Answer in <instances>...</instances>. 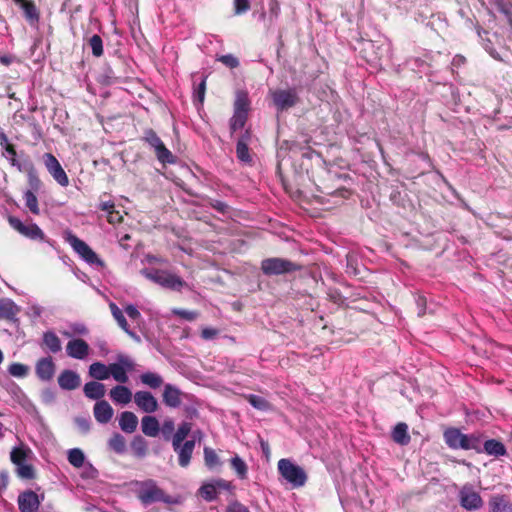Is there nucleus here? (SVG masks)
<instances>
[{
    "label": "nucleus",
    "instance_id": "f257e3e1",
    "mask_svg": "<svg viewBox=\"0 0 512 512\" xmlns=\"http://www.w3.org/2000/svg\"><path fill=\"white\" fill-rule=\"evenodd\" d=\"M134 485L136 487V497L144 506H148L156 502H163L165 504L179 503L176 498L166 493V491L162 489L154 479L135 481Z\"/></svg>",
    "mask_w": 512,
    "mask_h": 512
},
{
    "label": "nucleus",
    "instance_id": "f03ea898",
    "mask_svg": "<svg viewBox=\"0 0 512 512\" xmlns=\"http://www.w3.org/2000/svg\"><path fill=\"white\" fill-rule=\"evenodd\" d=\"M336 174H332L329 171L325 172V175L319 178L318 182H315L317 190L322 194L317 196L318 202L321 204L332 203L335 206L341 205L344 200L350 198L352 191L342 187L331 184L336 178Z\"/></svg>",
    "mask_w": 512,
    "mask_h": 512
},
{
    "label": "nucleus",
    "instance_id": "7ed1b4c3",
    "mask_svg": "<svg viewBox=\"0 0 512 512\" xmlns=\"http://www.w3.org/2000/svg\"><path fill=\"white\" fill-rule=\"evenodd\" d=\"M443 438L451 449L474 450L477 453H482L483 434L480 432L464 434L458 428L449 427L444 431Z\"/></svg>",
    "mask_w": 512,
    "mask_h": 512
},
{
    "label": "nucleus",
    "instance_id": "20e7f679",
    "mask_svg": "<svg viewBox=\"0 0 512 512\" xmlns=\"http://www.w3.org/2000/svg\"><path fill=\"white\" fill-rule=\"evenodd\" d=\"M141 274L163 288L180 292L187 283L178 275L162 269H143Z\"/></svg>",
    "mask_w": 512,
    "mask_h": 512
},
{
    "label": "nucleus",
    "instance_id": "39448f33",
    "mask_svg": "<svg viewBox=\"0 0 512 512\" xmlns=\"http://www.w3.org/2000/svg\"><path fill=\"white\" fill-rule=\"evenodd\" d=\"M278 471L295 488L304 486L307 481L304 469L289 459L283 458L278 461Z\"/></svg>",
    "mask_w": 512,
    "mask_h": 512
},
{
    "label": "nucleus",
    "instance_id": "423d86ee",
    "mask_svg": "<svg viewBox=\"0 0 512 512\" xmlns=\"http://www.w3.org/2000/svg\"><path fill=\"white\" fill-rule=\"evenodd\" d=\"M64 239L71 245L73 250L88 264H95L101 267L104 266V262L98 257L92 248L71 231H66L64 233Z\"/></svg>",
    "mask_w": 512,
    "mask_h": 512
},
{
    "label": "nucleus",
    "instance_id": "0eeeda50",
    "mask_svg": "<svg viewBox=\"0 0 512 512\" xmlns=\"http://www.w3.org/2000/svg\"><path fill=\"white\" fill-rule=\"evenodd\" d=\"M301 269V266L283 258H266L261 262V270L267 276L292 273Z\"/></svg>",
    "mask_w": 512,
    "mask_h": 512
},
{
    "label": "nucleus",
    "instance_id": "6e6552de",
    "mask_svg": "<svg viewBox=\"0 0 512 512\" xmlns=\"http://www.w3.org/2000/svg\"><path fill=\"white\" fill-rule=\"evenodd\" d=\"M133 368V361L128 356L119 354L117 363L109 364V376L111 375L119 383H126L129 380L127 371H131Z\"/></svg>",
    "mask_w": 512,
    "mask_h": 512
},
{
    "label": "nucleus",
    "instance_id": "1a4fd4ad",
    "mask_svg": "<svg viewBox=\"0 0 512 512\" xmlns=\"http://www.w3.org/2000/svg\"><path fill=\"white\" fill-rule=\"evenodd\" d=\"M43 163L49 174L60 186L66 187L69 185V178L66 172L52 153H45L43 155Z\"/></svg>",
    "mask_w": 512,
    "mask_h": 512
},
{
    "label": "nucleus",
    "instance_id": "9d476101",
    "mask_svg": "<svg viewBox=\"0 0 512 512\" xmlns=\"http://www.w3.org/2000/svg\"><path fill=\"white\" fill-rule=\"evenodd\" d=\"M459 503L467 511L479 510L484 504L480 494L468 485L463 486L459 491Z\"/></svg>",
    "mask_w": 512,
    "mask_h": 512
},
{
    "label": "nucleus",
    "instance_id": "9b49d317",
    "mask_svg": "<svg viewBox=\"0 0 512 512\" xmlns=\"http://www.w3.org/2000/svg\"><path fill=\"white\" fill-rule=\"evenodd\" d=\"M273 102L278 110H287L295 106L299 100L294 89L277 90L273 93Z\"/></svg>",
    "mask_w": 512,
    "mask_h": 512
},
{
    "label": "nucleus",
    "instance_id": "f8f14e48",
    "mask_svg": "<svg viewBox=\"0 0 512 512\" xmlns=\"http://www.w3.org/2000/svg\"><path fill=\"white\" fill-rule=\"evenodd\" d=\"M56 366L51 356L40 358L35 365V373L38 379L47 382L55 374Z\"/></svg>",
    "mask_w": 512,
    "mask_h": 512
},
{
    "label": "nucleus",
    "instance_id": "ddd939ff",
    "mask_svg": "<svg viewBox=\"0 0 512 512\" xmlns=\"http://www.w3.org/2000/svg\"><path fill=\"white\" fill-rule=\"evenodd\" d=\"M90 347L88 343L81 339L76 338L70 340L66 345V353L69 357L82 360L89 355Z\"/></svg>",
    "mask_w": 512,
    "mask_h": 512
},
{
    "label": "nucleus",
    "instance_id": "4468645a",
    "mask_svg": "<svg viewBox=\"0 0 512 512\" xmlns=\"http://www.w3.org/2000/svg\"><path fill=\"white\" fill-rule=\"evenodd\" d=\"M135 404L146 413H153L158 409L156 398L148 391H138L134 394Z\"/></svg>",
    "mask_w": 512,
    "mask_h": 512
},
{
    "label": "nucleus",
    "instance_id": "2eb2a0df",
    "mask_svg": "<svg viewBox=\"0 0 512 512\" xmlns=\"http://www.w3.org/2000/svg\"><path fill=\"white\" fill-rule=\"evenodd\" d=\"M18 506L21 512H37L40 506L39 497L32 490L24 491L18 496Z\"/></svg>",
    "mask_w": 512,
    "mask_h": 512
},
{
    "label": "nucleus",
    "instance_id": "dca6fc26",
    "mask_svg": "<svg viewBox=\"0 0 512 512\" xmlns=\"http://www.w3.org/2000/svg\"><path fill=\"white\" fill-rule=\"evenodd\" d=\"M173 450L178 454V463L185 468L190 464L195 448V440H186L184 443L172 444Z\"/></svg>",
    "mask_w": 512,
    "mask_h": 512
},
{
    "label": "nucleus",
    "instance_id": "f3484780",
    "mask_svg": "<svg viewBox=\"0 0 512 512\" xmlns=\"http://www.w3.org/2000/svg\"><path fill=\"white\" fill-rule=\"evenodd\" d=\"M18 5L24 14L26 21L30 25L37 24L40 20V11L35 5L33 0H13Z\"/></svg>",
    "mask_w": 512,
    "mask_h": 512
},
{
    "label": "nucleus",
    "instance_id": "a211bd4d",
    "mask_svg": "<svg viewBox=\"0 0 512 512\" xmlns=\"http://www.w3.org/2000/svg\"><path fill=\"white\" fill-rule=\"evenodd\" d=\"M80 376L72 370H63L58 376V384L63 390H75L80 386Z\"/></svg>",
    "mask_w": 512,
    "mask_h": 512
},
{
    "label": "nucleus",
    "instance_id": "6ab92c4d",
    "mask_svg": "<svg viewBox=\"0 0 512 512\" xmlns=\"http://www.w3.org/2000/svg\"><path fill=\"white\" fill-rule=\"evenodd\" d=\"M93 413L97 422L106 424L112 419L114 410L106 400H100L95 403Z\"/></svg>",
    "mask_w": 512,
    "mask_h": 512
},
{
    "label": "nucleus",
    "instance_id": "aec40b11",
    "mask_svg": "<svg viewBox=\"0 0 512 512\" xmlns=\"http://www.w3.org/2000/svg\"><path fill=\"white\" fill-rule=\"evenodd\" d=\"M20 308L9 298H0V319L10 322L17 321Z\"/></svg>",
    "mask_w": 512,
    "mask_h": 512
},
{
    "label": "nucleus",
    "instance_id": "412c9836",
    "mask_svg": "<svg viewBox=\"0 0 512 512\" xmlns=\"http://www.w3.org/2000/svg\"><path fill=\"white\" fill-rule=\"evenodd\" d=\"M182 392L172 384H165L162 394L163 402L166 406L177 408L181 405Z\"/></svg>",
    "mask_w": 512,
    "mask_h": 512
},
{
    "label": "nucleus",
    "instance_id": "4be33fe9",
    "mask_svg": "<svg viewBox=\"0 0 512 512\" xmlns=\"http://www.w3.org/2000/svg\"><path fill=\"white\" fill-rule=\"evenodd\" d=\"M488 512H512V503L505 495H492L488 501Z\"/></svg>",
    "mask_w": 512,
    "mask_h": 512
},
{
    "label": "nucleus",
    "instance_id": "5701e85b",
    "mask_svg": "<svg viewBox=\"0 0 512 512\" xmlns=\"http://www.w3.org/2000/svg\"><path fill=\"white\" fill-rule=\"evenodd\" d=\"M251 101L246 90L240 89L235 92V100L233 103V112L241 114H249Z\"/></svg>",
    "mask_w": 512,
    "mask_h": 512
},
{
    "label": "nucleus",
    "instance_id": "b1692460",
    "mask_svg": "<svg viewBox=\"0 0 512 512\" xmlns=\"http://www.w3.org/2000/svg\"><path fill=\"white\" fill-rule=\"evenodd\" d=\"M83 392L87 398L100 401L105 396L106 388L98 381H90L84 385Z\"/></svg>",
    "mask_w": 512,
    "mask_h": 512
},
{
    "label": "nucleus",
    "instance_id": "393cba45",
    "mask_svg": "<svg viewBox=\"0 0 512 512\" xmlns=\"http://www.w3.org/2000/svg\"><path fill=\"white\" fill-rule=\"evenodd\" d=\"M482 452L489 456L500 457L507 454L505 445L497 439L482 441Z\"/></svg>",
    "mask_w": 512,
    "mask_h": 512
},
{
    "label": "nucleus",
    "instance_id": "a878e982",
    "mask_svg": "<svg viewBox=\"0 0 512 512\" xmlns=\"http://www.w3.org/2000/svg\"><path fill=\"white\" fill-rule=\"evenodd\" d=\"M109 396L115 403L125 405L132 400L133 395L128 387L124 385H117L110 390Z\"/></svg>",
    "mask_w": 512,
    "mask_h": 512
},
{
    "label": "nucleus",
    "instance_id": "bb28decb",
    "mask_svg": "<svg viewBox=\"0 0 512 512\" xmlns=\"http://www.w3.org/2000/svg\"><path fill=\"white\" fill-rule=\"evenodd\" d=\"M138 425L137 416L130 411H124L121 413L119 418V426L125 433L135 432Z\"/></svg>",
    "mask_w": 512,
    "mask_h": 512
},
{
    "label": "nucleus",
    "instance_id": "cd10ccee",
    "mask_svg": "<svg viewBox=\"0 0 512 512\" xmlns=\"http://www.w3.org/2000/svg\"><path fill=\"white\" fill-rule=\"evenodd\" d=\"M142 432L148 437H156L159 434L160 424L154 416H144L141 419Z\"/></svg>",
    "mask_w": 512,
    "mask_h": 512
},
{
    "label": "nucleus",
    "instance_id": "c85d7f7f",
    "mask_svg": "<svg viewBox=\"0 0 512 512\" xmlns=\"http://www.w3.org/2000/svg\"><path fill=\"white\" fill-rule=\"evenodd\" d=\"M392 439L395 443L405 446L408 445L411 437L408 434V426L404 422L398 423L392 431Z\"/></svg>",
    "mask_w": 512,
    "mask_h": 512
},
{
    "label": "nucleus",
    "instance_id": "c756f323",
    "mask_svg": "<svg viewBox=\"0 0 512 512\" xmlns=\"http://www.w3.org/2000/svg\"><path fill=\"white\" fill-rule=\"evenodd\" d=\"M139 378L142 384L148 386L151 389H158L164 383L163 377L155 372L149 371L142 373Z\"/></svg>",
    "mask_w": 512,
    "mask_h": 512
},
{
    "label": "nucleus",
    "instance_id": "7c9ffc66",
    "mask_svg": "<svg viewBox=\"0 0 512 512\" xmlns=\"http://www.w3.org/2000/svg\"><path fill=\"white\" fill-rule=\"evenodd\" d=\"M155 155L157 160L163 164H174L176 162V157L172 154V152L165 146L163 142L157 145L154 148Z\"/></svg>",
    "mask_w": 512,
    "mask_h": 512
},
{
    "label": "nucleus",
    "instance_id": "2f4dec72",
    "mask_svg": "<svg viewBox=\"0 0 512 512\" xmlns=\"http://www.w3.org/2000/svg\"><path fill=\"white\" fill-rule=\"evenodd\" d=\"M43 345L52 353L61 351V341L59 337L52 331H47L43 334Z\"/></svg>",
    "mask_w": 512,
    "mask_h": 512
},
{
    "label": "nucleus",
    "instance_id": "473e14b6",
    "mask_svg": "<svg viewBox=\"0 0 512 512\" xmlns=\"http://www.w3.org/2000/svg\"><path fill=\"white\" fill-rule=\"evenodd\" d=\"M89 375L98 381L106 380L109 378V366L102 362H94L89 366Z\"/></svg>",
    "mask_w": 512,
    "mask_h": 512
},
{
    "label": "nucleus",
    "instance_id": "72a5a7b5",
    "mask_svg": "<svg viewBox=\"0 0 512 512\" xmlns=\"http://www.w3.org/2000/svg\"><path fill=\"white\" fill-rule=\"evenodd\" d=\"M131 450L138 458H143L148 451L147 441L140 435L135 436L131 441Z\"/></svg>",
    "mask_w": 512,
    "mask_h": 512
},
{
    "label": "nucleus",
    "instance_id": "f704fd0d",
    "mask_svg": "<svg viewBox=\"0 0 512 512\" xmlns=\"http://www.w3.org/2000/svg\"><path fill=\"white\" fill-rule=\"evenodd\" d=\"M248 121V115L241 114V113H234L232 117L229 119V130H230V136H233V134L243 129Z\"/></svg>",
    "mask_w": 512,
    "mask_h": 512
},
{
    "label": "nucleus",
    "instance_id": "c9c22d12",
    "mask_svg": "<svg viewBox=\"0 0 512 512\" xmlns=\"http://www.w3.org/2000/svg\"><path fill=\"white\" fill-rule=\"evenodd\" d=\"M231 468L235 471L239 479H246L248 475V467L242 458L235 455L230 460Z\"/></svg>",
    "mask_w": 512,
    "mask_h": 512
},
{
    "label": "nucleus",
    "instance_id": "e433bc0d",
    "mask_svg": "<svg viewBox=\"0 0 512 512\" xmlns=\"http://www.w3.org/2000/svg\"><path fill=\"white\" fill-rule=\"evenodd\" d=\"M204 462L206 467L209 469H215L217 467H220L222 465V462L216 453V451L210 447L204 448Z\"/></svg>",
    "mask_w": 512,
    "mask_h": 512
},
{
    "label": "nucleus",
    "instance_id": "4c0bfd02",
    "mask_svg": "<svg viewBox=\"0 0 512 512\" xmlns=\"http://www.w3.org/2000/svg\"><path fill=\"white\" fill-rule=\"evenodd\" d=\"M111 313L114 317V319L117 321L120 328L125 331L127 334H132L129 330V325L127 323V320L122 312V310L113 302L109 305Z\"/></svg>",
    "mask_w": 512,
    "mask_h": 512
},
{
    "label": "nucleus",
    "instance_id": "58836bf2",
    "mask_svg": "<svg viewBox=\"0 0 512 512\" xmlns=\"http://www.w3.org/2000/svg\"><path fill=\"white\" fill-rule=\"evenodd\" d=\"M108 445L109 448L117 454H123L126 450L125 438L119 433L113 434L109 439Z\"/></svg>",
    "mask_w": 512,
    "mask_h": 512
},
{
    "label": "nucleus",
    "instance_id": "ea45409f",
    "mask_svg": "<svg viewBox=\"0 0 512 512\" xmlns=\"http://www.w3.org/2000/svg\"><path fill=\"white\" fill-rule=\"evenodd\" d=\"M191 429H192L191 423H189V422L181 423L173 436L172 444L177 445V444L183 443L185 438L191 432Z\"/></svg>",
    "mask_w": 512,
    "mask_h": 512
},
{
    "label": "nucleus",
    "instance_id": "a19ab883",
    "mask_svg": "<svg viewBox=\"0 0 512 512\" xmlns=\"http://www.w3.org/2000/svg\"><path fill=\"white\" fill-rule=\"evenodd\" d=\"M88 45L91 48L92 55L94 57L99 58L103 55V53H104L103 40L99 35L94 34L93 36H91L88 39Z\"/></svg>",
    "mask_w": 512,
    "mask_h": 512
},
{
    "label": "nucleus",
    "instance_id": "79ce46f5",
    "mask_svg": "<svg viewBox=\"0 0 512 512\" xmlns=\"http://www.w3.org/2000/svg\"><path fill=\"white\" fill-rule=\"evenodd\" d=\"M246 400L249 402L250 405H252L254 408L266 411L270 408V403L263 397L255 395V394H249L246 397Z\"/></svg>",
    "mask_w": 512,
    "mask_h": 512
},
{
    "label": "nucleus",
    "instance_id": "37998d69",
    "mask_svg": "<svg viewBox=\"0 0 512 512\" xmlns=\"http://www.w3.org/2000/svg\"><path fill=\"white\" fill-rule=\"evenodd\" d=\"M200 496L206 501H213L217 498L216 485L213 483H205L199 489Z\"/></svg>",
    "mask_w": 512,
    "mask_h": 512
},
{
    "label": "nucleus",
    "instance_id": "c03bdc74",
    "mask_svg": "<svg viewBox=\"0 0 512 512\" xmlns=\"http://www.w3.org/2000/svg\"><path fill=\"white\" fill-rule=\"evenodd\" d=\"M84 460H85V456H84V453L82 452V450H80L78 448L69 450L68 461L72 466H74L76 468H80L83 466Z\"/></svg>",
    "mask_w": 512,
    "mask_h": 512
},
{
    "label": "nucleus",
    "instance_id": "a18cd8bd",
    "mask_svg": "<svg viewBox=\"0 0 512 512\" xmlns=\"http://www.w3.org/2000/svg\"><path fill=\"white\" fill-rule=\"evenodd\" d=\"M16 473L21 479L31 480L36 477L33 465L26 462L17 466Z\"/></svg>",
    "mask_w": 512,
    "mask_h": 512
},
{
    "label": "nucleus",
    "instance_id": "49530a36",
    "mask_svg": "<svg viewBox=\"0 0 512 512\" xmlns=\"http://www.w3.org/2000/svg\"><path fill=\"white\" fill-rule=\"evenodd\" d=\"M21 234L33 240L44 239L43 231L37 224L34 223L26 225L24 231Z\"/></svg>",
    "mask_w": 512,
    "mask_h": 512
},
{
    "label": "nucleus",
    "instance_id": "de8ad7c7",
    "mask_svg": "<svg viewBox=\"0 0 512 512\" xmlns=\"http://www.w3.org/2000/svg\"><path fill=\"white\" fill-rule=\"evenodd\" d=\"M24 199L25 204L27 208L30 210V212L33 213L34 215H39L40 209L38 206V199L36 195L32 191L28 190L24 194Z\"/></svg>",
    "mask_w": 512,
    "mask_h": 512
},
{
    "label": "nucleus",
    "instance_id": "09e8293b",
    "mask_svg": "<svg viewBox=\"0 0 512 512\" xmlns=\"http://www.w3.org/2000/svg\"><path fill=\"white\" fill-rule=\"evenodd\" d=\"M236 156L237 159L243 163L250 164L252 162L249 145H245L244 143L236 144Z\"/></svg>",
    "mask_w": 512,
    "mask_h": 512
},
{
    "label": "nucleus",
    "instance_id": "8fccbe9b",
    "mask_svg": "<svg viewBox=\"0 0 512 512\" xmlns=\"http://www.w3.org/2000/svg\"><path fill=\"white\" fill-rule=\"evenodd\" d=\"M27 458V450L23 447H15L10 453V459L16 466L25 463Z\"/></svg>",
    "mask_w": 512,
    "mask_h": 512
},
{
    "label": "nucleus",
    "instance_id": "3c124183",
    "mask_svg": "<svg viewBox=\"0 0 512 512\" xmlns=\"http://www.w3.org/2000/svg\"><path fill=\"white\" fill-rule=\"evenodd\" d=\"M8 372L14 377L22 378L27 376L29 367L25 364L15 362L9 366Z\"/></svg>",
    "mask_w": 512,
    "mask_h": 512
},
{
    "label": "nucleus",
    "instance_id": "603ef678",
    "mask_svg": "<svg viewBox=\"0 0 512 512\" xmlns=\"http://www.w3.org/2000/svg\"><path fill=\"white\" fill-rule=\"evenodd\" d=\"M149 146H151L153 149L159 145L161 142H163L160 137L157 135V133L151 129L148 128L144 131V136L142 138Z\"/></svg>",
    "mask_w": 512,
    "mask_h": 512
},
{
    "label": "nucleus",
    "instance_id": "864d4df0",
    "mask_svg": "<svg viewBox=\"0 0 512 512\" xmlns=\"http://www.w3.org/2000/svg\"><path fill=\"white\" fill-rule=\"evenodd\" d=\"M234 15L247 13L250 8V0H233Z\"/></svg>",
    "mask_w": 512,
    "mask_h": 512
},
{
    "label": "nucleus",
    "instance_id": "5fc2aeb1",
    "mask_svg": "<svg viewBox=\"0 0 512 512\" xmlns=\"http://www.w3.org/2000/svg\"><path fill=\"white\" fill-rule=\"evenodd\" d=\"M206 92V77H203L198 86L194 89V99L199 103L204 102Z\"/></svg>",
    "mask_w": 512,
    "mask_h": 512
},
{
    "label": "nucleus",
    "instance_id": "6e6d98bb",
    "mask_svg": "<svg viewBox=\"0 0 512 512\" xmlns=\"http://www.w3.org/2000/svg\"><path fill=\"white\" fill-rule=\"evenodd\" d=\"M225 512H251L250 509L238 500L230 501Z\"/></svg>",
    "mask_w": 512,
    "mask_h": 512
},
{
    "label": "nucleus",
    "instance_id": "4d7b16f0",
    "mask_svg": "<svg viewBox=\"0 0 512 512\" xmlns=\"http://www.w3.org/2000/svg\"><path fill=\"white\" fill-rule=\"evenodd\" d=\"M173 313L187 321H193L198 317V312L184 309H174Z\"/></svg>",
    "mask_w": 512,
    "mask_h": 512
},
{
    "label": "nucleus",
    "instance_id": "13d9d810",
    "mask_svg": "<svg viewBox=\"0 0 512 512\" xmlns=\"http://www.w3.org/2000/svg\"><path fill=\"white\" fill-rule=\"evenodd\" d=\"M328 298L331 302L335 304H343L345 302V298L342 296L341 292L338 289L330 288L328 290Z\"/></svg>",
    "mask_w": 512,
    "mask_h": 512
},
{
    "label": "nucleus",
    "instance_id": "bf43d9fd",
    "mask_svg": "<svg viewBox=\"0 0 512 512\" xmlns=\"http://www.w3.org/2000/svg\"><path fill=\"white\" fill-rule=\"evenodd\" d=\"M219 61L229 68H236L239 66V60L232 54L222 55L219 58Z\"/></svg>",
    "mask_w": 512,
    "mask_h": 512
},
{
    "label": "nucleus",
    "instance_id": "052dcab7",
    "mask_svg": "<svg viewBox=\"0 0 512 512\" xmlns=\"http://www.w3.org/2000/svg\"><path fill=\"white\" fill-rule=\"evenodd\" d=\"M8 222L10 224V226L15 229L16 231H18L20 234L24 231L25 229V224L17 217H14V216H10L8 218Z\"/></svg>",
    "mask_w": 512,
    "mask_h": 512
},
{
    "label": "nucleus",
    "instance_id": "680f3d73",
    "mask_svg": "<svg viewBox=\"0 0 512 512\" xmlns=\"http://www.w3.org/2000/svg\"><path fill=\"white\" fill-rule=\"evenodd\" d=\"M251 140H252V131H251V128H247L239 136V138L237 140V144L244 143L245 145H249Z\"/></svg>",
    "mask_w": 512,
    "mask_h": 512
},
{
    "label": "nucleus",
    "instance_id": "e2e57ef3",
    "mask_svg": "<svg viewBox=\"0 0 512 512\" xmlns=\"http://www.w3.org/2000/svg\"><path fill=\"white\" fill-rule=\"evenodd\" d=\"M211 207L220 213H226L229 209V206L225 202L219 200L211 202Z\"/></svg>",
    "mask_w": 512,
    "mask_h": 512
},
{
    "label": "nucleus",
    "instance_id": "0e129e2a",
    "mask_svg": "<svg viewBox=\"0 0 512 512\" xmlns=\"http://www.w3.org/2000/svg\"><path fill=\"white\" fill-rule=\"evenodd\" d=\"M217 334H218V330H216L214 328H204L201 331V337L205 340L213 339L216 337Z\"/></svg>",
    "mask_w": 512,
    "mask_h": 512
},
{
    "label": "nucleus",
    "instance_id": "69168bd1",
    "mask_svg": "<svg viewBox=\"0 0 512 512\" xmlns=\"http://www.w3.org/2000/svg\"><path fill=\"white\" fill-rule=\"evenodd\" d=\"M269 12L272 16L277 18L280 14V4L277 0H270L269 2Z\"/></svg>",
    "mask_w": 512,
    "mask_h": 512
},
{
    "label": "nucleus",
    "instance_id": "338daca9",
    "mask_svg": "<svg viewBox=\"0 0 512 512\" xmlns=\"http://www.w3.org/2000/svg\"><path fill=\"white\" fill-rule=\"evenodd\" d=\"M115 208V204L112 200H101L99 204V209L105 212H110Z\"/></svg>",
    "mask_w": 512,
    "mask_h": 512
},
{
    "label": "nucleus",
    "instance_id": "774afa93",
    "mask_svg": "<svg viewBox=\"0 0 512 512\" xmlns=\"http://www.w3.org/2000/svg\"><path fill=\"white\" fill-rule=\"evenodd\" d=\"M125 312L126 314L128 315V317H130L131 319L133 320H136L140 317V312L138 311V309L133 306V305H128L126 308H125Z\"/></svg>",
    "mask_w": 512,
    "mask_h": 512
}]
</instances>
